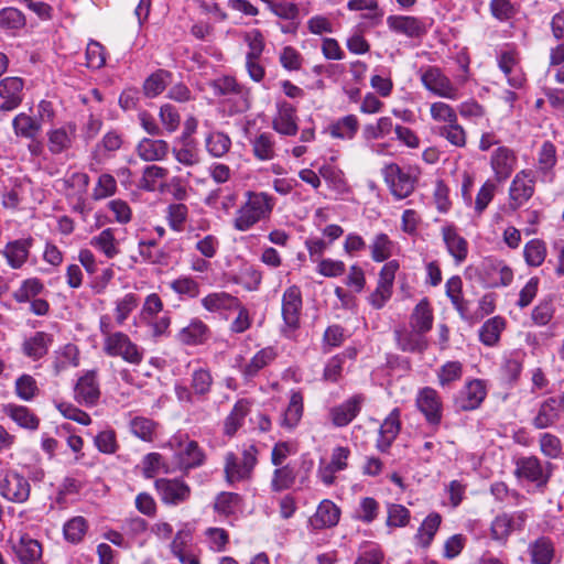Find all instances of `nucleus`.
Returning <instances> with one entry per match:
<instances>
[{"label": "nucleus", "instance_id": "obj_1", "mask_svg": "<svg viewBox=\"0 0 564 564\" xmlns=\"http://www.w3.org/2000/svg\"><path fill=\"white\" fill-rule=\"evenodd\" d=\"M433 311L426 299L421 300L410 315V328L400 327L394 335L398 346L403 351L423 352L429 347L426 333L433 326Z\"/></svg>", "mask_w": 564, "mask_h": 564}, {"label": "nucleus", "instance_id": "obj_2", "mask_svg": "<svg viewBox=\"0 0 564 564\" xmlns=\"http://www.w3.org/2000/svg\"><path fill=\"white\" fill-rule=\"evenodd\" d=\"M246 197L232 218V227L237 231H247L260 220L269 218L274 207V198L264 192L249 191Z\"/></svg>", "mask_w": 564, "mask_h": 564}, {"label": "nucleus", "instance_id": "obj_3", "mask_svg": "<svg viewBox=\"0 0 564 564\" xmlns=\"http://www.w3.org/2000/svg\"><path fill=\"white\" fill-rule=\"evenodd\" d=\"M382 175L394 198L403 199L415 189L419 170L414 167L402 169L397 163H390L382 169Z\"/></svg>", "mask_w": 564, "mask_h": 564}, {"label": "nucleus", "instance_id": "obj_4", "mask_svg": "<svg viewBox=\"0 0 564 564\" xmlns=\"http://www.w3.org/2000/svg\"><path fill=\"white\" fill-rule=\"evenodd\" d=\"M420 79L427 91L440 98L448 100L460 98L458 86L437 66L421 68Z\"/></svg>", "mask_w": 564, "mask_h": 564}, {"label": "nucleus", "instance_id": "obj_5", "mask_svg": "<svg viewBox=\"0 0 564 564\" xmlns=\"http://www.w3.org/2000/svg\"><path fill=\"white\" fill-rule=\"evenodd\" d=\"M166 445L174 452L176 463L182 469L196 468L205 462V454L198 443L186 435H173Z\"/></svg>", "mask_w": 564, "mask_h": 564}, {"label": "nucleus", "instance_id": "obj_6", "mask_svg": "<svg viewBox=\"0 0 564 564\" xmlns=\"http://www.w3.org/2000/svg\"><path fill=\"white\" fill-rule=\"evenodd\" d=\"M102 350L107 356L120 357L135 366L143 360V350L126 333L119 330L104 340Z\"/></svg>", "mask_w": 564, "mask_h": 564}, {"label": "nucleus", "instance_id": "obj_7", "mask_svg": "<svg viewBox=\"0 0 564 564\" xmlns=\"http://www.w3.org/2000/svg\"><path fill=\"white\" fill-rule=\"evenodd\" d=\"M257 451L253 446L245 449L241 457L229 452L225 455V478L228 484H234L250 478L257 464Z\"/></svg>", "mask_w": 564, "mask_h": 564}, {"label": "nucleus", "instance_id": "obj_8", "mask_svg": "<svg viewBox=\"0 0 564 564\" xmlns=\"http://www.w3.org/2000/svg\"><path fill=\"white\" fill-rule=\"evenodd\" d=\"M31 484L15 470H7L0 475V496L9 502L24 503L29 500Z\"/></svg>", "mask_w": 564, "mask_h": 564}, {"label": "nucleus", "instance_id": "obj_9", "mask_svg": "<svg viewBox=\"0 0 564 564\" xmlns=\"http://www.w3.org/2000/svg\"><path fill=\"white\" fill-rule=\"evenodd\" d=\"M535 172L530 169L519 171L509 187V206L516 210L524 205L534 194Z\"/></svg>", "mask_w": 564, "mask_h": 564}, {"label": "nucleus", "instance_id": "obj_10", "mask_svg": "<svg viewBox=\"0 0 564 564\" xmlns=\"http://www.w3.org/2000/svg\"><path fill=\"white\" fill-rule=\"evenodd\" d=\"M514 476L534 482L536 487H543L550 478L547 467L543 466L535 456H522L514 462Z\"/></svg>", "mask_w": 564, "mask_h": 564}, {"label": "nucleus", "instance_id": "obj_11", "mask_svg": "<svg viewBox=\"0 0 564 564\" xmlns=\"http://www.w3.org/2000/svg\"><path fill=\"white\" fill-rule=\"evenodd\" d=\"M75 400L83 405L94 406L100 398V387L95 370H88L80 376L74 388Z\"/></svg>", "mask_w": 564, "mask_h": 564}, {"label": "nucleus", "instance_id": "obj_12", "mask_svg": "<svg viewBox=\"0 0 564 564\" xmlns=\"http://www.w3.org/2000/svg\"><path fill=\"white\" fill-rule=\"evenodd\" d=\"M302 294L297 286H289L282 296V317L285 329L295 330L300 325Z\"/></svg>", "mask_w": 564, "mask_h": 564}, {"label": "nucleus", "instance_id": "obj_13", "mask_svg": "<svg viewBox=\"0 0 564 564\" xmlns=\"http://www.w3.org/2000/svg\"><path fill=\"white\" fill-rule=\"evenodd\" d=\"M155 488L161 500L166 505H178L186 501L191 496V488L178 479L161 478L155 481Z\"/></svg>", "mask_w": 564, "mask_h": 564}, {"label": "nucleus", "instance_id": "obj_14", "mask_svg": "<svg viewBox=\"0 0 564 564\" xmlns=\"http://www.w3.org/2000/svg\"><path fill=\"white\" fill-rule=\"evenodd\" d=\"M525 521L527 514L524 511L497 516L491 523V536L498 541H506L513 531L521 530Z\"/></svg>", "mask_w": 564, "mask_h": 564}, {"label": "nucleus", "instance_id": "obj_15", "mask_svg": "<svg viewBox=\"0 0 564 564\" xmlns=\"http://www.w3.org/2000/svg\"><path fill=\"white\" fill-rule=\"evenodd\" d=\"M416 405L431 424H438L442 419V401L436 390L425 387L416 397Z\"/></svg>", "mask_w": 564, "mask_h": 564}, {"label": "nucleus", "instance_id": "obj_16", "mask_svg": "<svg viewBox=\"0 0 564 564\" xmlns=\"http://www.w3.org/2000/svg\"><path fill=\"white\" fill-rule=\"evenodd\" d=\"M47 148L52 154H61L69 150L76 139V126L66 123L47 131Z\"/></svg>", "mask_w": 564, "mask_h": 564}, {"label": "nucleus", "instance_id": "obj_17", "mask_svg": "<svg viewBox=\"0 0 564 564\" xmlns=\"http://www.w3.org/2000/svg\"><path fill=\"white\" fill-rule=\"evenodd\" d=\"M516 164V153L507 147H499L491 154L490 165L497 182L506 181L513 172Z\"/></svg>", "mask_w": 564, "mask_h": 564}, {"label": "nucleus", "instance_id": "obj_18", "mask_svg": "<svg viewBox=\"0 0 564 564\" xmlns=\"http://www.w3.org/2000/svg\"><path fill=\"white\" fill-rule=\"evenodd\" d=\"M272 128L282 135H295L297 133V116L293 105L282 101L278 104V112L272 120Z\"/></svg>", "mask_w": 564, "mask_h": 564}, {"label": "nucleus", "instance_id": "obj_19", "mask_svg": "<svg viewBox=\"0 0 564 564\" xmlns=\"http://www.w3.org/2000/svg\"><path fill=\"white\" fill-rule=\"evenodd\" d=\"M23 80L20 77H6L0 80V110L11 111L22 102Z\"/></svg>", "mask_w": 564, "mask_h": 564}, {"label": "nucleus", "instance_id": "obj_20", "mask_svg": "<svg viewBox=\"0 0 564 564\" xmlns=\"http://www.w3.org/2000/svg\"><path fill=\"white\" fill-rule=\"evenodd\" d=\"M12 551L22 564L34 563L42 557L41 543L26 533L21 534L19 540L12 543Z\"/></svg>", "mask_w": 564, "mask_h": 564}, {"label": "nucleus", "instance_id": "obj_21", "mask_svg": "<svg viewBox=\"0 0 564 564\" xmlns=\"http://www.w3.org/2000/svg\"><path fill=\"white\" fill-rule=\"evenodd\" d=\"M53 344V335L45 332H35L22 343L21 349L23 355L32 360L43 358Z\"/></svg>", "mask_w": 564, "mask_h": 564}, {"label": "nucleus", "instance_id": "obj_22", "mask_svg": "<svg viewBox=\"0 0 564 564\" xmlns=\"http://www.w3.org/2000/svg\"><path fill=\"white\" fill-rule=\"evenodd\" d=\"M169 151V143L161 139L143 138L135 147L138 156L145 162L162 161Z\"/></svg>", "mask_w": 564, "mask_h": 564}, {"label": "nucleus", "instance_id": "obj_23", "mask_svg": "<svg viewBox=\"0 0 564 564\" xmlns=\"http://www.w3.org/2000/svg\"><path fill=\"white\" fill-rule=\"evenodd\" d=\"M387 24L392 32L409 37H417L425 32L423 22L415 17L390 15L387 19Z\"/></svg>", "mask_w": 564, "mask_h": 564}, {"label": "nucleus", "instance_id": "obj_24", "mask_svg": "<svg viewBox=\"0 0 564 564\" xmlns=\"http://www.w3.org/2000/svg\"><path fill=\"white\" fill-rule=\"evenodd\" d=\"M238 194L228 188H217L210 191L204 199L206 206L219 212L224 215H229L236 207Z\"/></svg>", "mask_w": 564, "mask_h": 564}, {"label": "nucleus", "instance_id": "obj_25", "mask_svg": "<svg viewBox=\"0 0 564 564\" xmlns=\"http://www.w3.org/2000/svg\"><path fill=\"white\" fill-rule=\"evenodd\" d=\"M400 432V411L394 409L386 417L379 430V437L377 440V448L380 452H386L391 446Z\"/></svg>", "mask_w": 564, "mask_h": 564}, {"label": "nucleus", "instance_id": "obj_26", "mask_svg": "<svg viewBox=\"0 0 564 564\" xmlns=\"http://www.w3.org/2000/svg\"><path fill=\"white\" fill-rule=\"evenodd\" d=\"M486 397V388L481 380L469 381L460 392L458 406L464 411L477 409Z\"/></svg>", "mask_w": 564, "mask_h": 564}, {"label": "nucleus", "instance_id": "obj_27", "mask_svg": "<svg viewBox=\"0 0 564 564\" xmlns=\"http://www.w3.org/2000/svg\"><path fill=\"white\" fill-rule=\"evenodd\" d=\"M303 400V394L300 391L291 392L289 404L280 419V425L283 429L292 431L299 425L304 411Z\"/></svg>", "mask_w": 564, "mask_h": 564}, {"label": "nucleus", "instance_id": "obj_28", "mask_svg": "<svg viewBox=\"0 0 564 564\" xmlns=\"http://www.w3.org/2000/svg\"><path fill=\"white\" fill-rule=\"evenodd\" d=\"M556 162L557 158L555 145L550 141H545L538 153V173L540 174L542 182H553V169L556 165Z\"/></svg>", "mask_w": 564, "mask_h": 564}, {"label": "nucleus", "instance_id": "obj_29", "mask_svg": "<svg viewBox=\"0 0 564 564\" xmlns=\"http://www.w3.org/2000/svg\"><path fill=\"white\" fill-rule=\"evenodd\" d=\"M499 68L507 77L509 85L519 88L524 82V75L519 67V61L516 53L511 51L502 52L498 57Z\"/></svg>", "mask_w": 564, "mask_h": 564}, {"label": "nucleus", "instance_id": "obj_30", "mask_svg": "<svg viewBox=\"0 0 564 564\" xmlns=\"http://www.w3.org/2000/svg\"><path fill=\"white\" fill-rule=\"evenodd\" d=\"M279 352L275 347L268 346L260 349L253 357L242 367L245 378L256 377L262 369L271 365L278 357Z\"/></svg>", "mask_w": 564, "mask_h": 564}, {"label": "nucleus", "instance_id": "obj_31", "mask_svg": "<svg viewBox=\"0 0 564 564\" xmlns=\"http://www.w3.org/2000/svg\"><path fill=\"white\" fill-rule=\"evenodd\" d=\"M362 399L360 395H355L338 406L330 410L332 422L336 426H346L359 413L361 409Z\"/></svg>", "mask_w": 564, "mask_h": 564}, {"label": "nucleus", "instance_id": "obj_32", "mask_svg": "<svg viewBox=\"0 0 564 564\" xmlns=\"http://www.w3.org/2000/svg\"><path fill=\"white\" fill-rule=\"evenodd\" d=\"M202 306L210 313L239 308V300L227 292H213L202 299Z\"/></svg>", "mask_w": 564, "mask_h": 564}, {"label": "nucleus", "instance_id": "obj_33", "mask_svg": "<svg viewBox=\"0 0 564 564\" xmlns=\"http://www.w3.org/2000/svg\"><path fill=\"white\" fill-rule=\"evenodd\" d=\"M340 510L330 500H323L311 519V524L314 529L330 528L338 523Z\"/></svg>", "mask_w": 564, "mask_h": 564}, {"label": "nucleus", "instance_id": "obj_34", "mask_svg": "<svg viewBox=\"0 0 564 564\" xmlns=\"http://www.w3.org/2000/svg\"><path fill=\"white\" fill-rule=\"evenodd\" d=\"M79 365V349L74 344H66L54 351L53 369L55 375Z\"/></svg>", "mask_w": 564, "mask_h": 564}, {"label": "nucleus", "instance_id": "obj_35", "mask_svg": "<svg viewBox=\"0 0 564 564\" xmlns=\"http://www.w3.org/2000/svg\"><path fill=\"white\" fill-rule=\"evenodd\" d=\"M359 120L355 115L341 117L327 127V132L334 139L352 140L357 134Z\"/></svg>", "mask_w": 564, "mask_h": 564}, {"label": "nucleus", "instance_id": "obj_36", "mask_svg": "<svg viewBox=\"0 0 564 564\" xmlns=\"http://www.w3.org/2000/svg\"><path fill=\"white\" fill-rule=\"evenodd\" d=\"M442 236L451 256L457 262H463L468 253L467 241L457 234L453 226L443 227Z\"/></svg>", "mask_w": 564, "mask_h": 564}, {"label": "nucleus", "instance_id": "obj_37", "mask_svg": "<svg viewBox=\"0 0 564 564\" xmlns=\"http://www.w3.org/2000/svg\"><path fill=\"white\" fill-rule=\"evenodd\" d=\"M26 24L24 13L13 7L0 10V30L10 35H17Z\"/></svg>", "mask_w": 564, "mask_h": 564}, {"label": "nucleus", "instance_id": "obj_38", "mask_svg": "<svg viewBox=\"0 0 564 564\" xmlns=\"http://www.w3.org/2000/svg\"><path fill=\"white\" fill-rule=\"evenodd\" d=\"M562 409L555 398H549L542 402L539 408L538 414L533 420L536 429H546L553 425L560 419Z\"/></svg>", "mask_w": 564, "mask_h": 564}, {"label": "nucleus", "instance_id": "obj_39", "mask_svg": "<svg viewBox=\"0 0 564 564\" xmlns=\"http://www.w3.org/2000/svg\"><path fill=\"white\" fill-rule=\"evenodd\" d=\"M90 246L102 252L108 259L119 254V241L116 239L115 229L106 228L90 239Z\"/></svg>", "mask_w": 564, "mask_h": 564}, {"label": "nucleus", "instance_id": "obj_40", "mask_svg": "<svg viewBox=\"0 0 564 564\" xmlns=\"http://www.w3.org/2000/svg\"><path fill=\"white\" fill-rule=\"evenodd\" d=\"M30 246V241L24 239L7 243L2 253L12 269H19L25 263L29 257Z\"/></svg>", "mask_w": 564, "mask_h": 564}, {"label": "nucleus", "instance_id": "obj_41", "mask_svg": "<svg viewBox=\"0 0 564 564\" xmlns=\"http://www.w3.org/2000/svg\"><path fill=\"white\" fill-rule=\"evenodd\" d=\"M251 404L248 399H240L236 402L225 421L224 430L227 435L232 436L242 426L245 417L250 412Z\"/></svg>", "mask_w": 564, "mask_h": 564}, {"label": "nucleus", "instance_id": "obj_42", "mask_svg": "<svg viewBox=\"0 0 564 564\" xmlns=\"http://www.w3.org/2000/svg\"><path fill=\"white\" fill-rule=\"evenodd\" d=\"M207 334V325L199 319H193L178 332L177 339L185 345H199L205 341Z\"/></svg>", "mask_w": 564, "mask_h": 564}, {"label": "nucleus", "instance_id": "obj_43", "mask_svg": "<svg viewBox=\"0 0 564 564\" xmlns=\"http://www.w3.org/2000/svg\"><path fill=\"white\" fill-rule=\"evenodd\" d=\"M253 155L260 161L275 158V140L271 133L262 132L251 141Z\"/></svg>", "mask_w": 564, "mask_h": 564}, {"label": "nucleus", "instance_id": "obj_44", "mask_svg": "<svg viewBox=\"0 0 564 564\" xmlns=\"http://www.w3.org/2000/svg\"><path fill=\"white\" fill-rule=\"evenodd\" d=\"M139 304V296L132 292L126 293L123 296L117 299L113 308L116 324L122 326Z\"/></svg>", "mask_w": 564, "mask_h": 564}, {"label": "nucleus", "instance_id": "obj_45", "mask_svg": "<svg viewBox=\"0 0 564 564\" xmlns=\"http://www.w3.org/2000/svg\"><path fill=\"white\" fill-rule=\"evenodd\" d=\"M4 412L23 429L36 430L39 427L40 420L26 406L9 404L6 406Z\"/></svg>", "mask_w": 564, "mask_h": 564}, {"label": "nucleus", "instance_id": "obj_46", "mask_svg": "<svg viewBox=\"0 0 564 564\" xmlns=\"http://www.w3.org/2000/svg\"><path fill=\"white\" fill-rule=\"evenodd\" d=\"M533 564H550L554 556V545L549 538L541 536L529 546Z\"/></svg>", "mask_w": 564, "mask_h": 564}, {"label": "nucleus", "instance_id": "obj_47", "mask_svg": "<svg viewBox=\"0 0 564 564\" xmlns=\"http://www.w3.org/2000/svg\"><path fill=\"white\" fill-rule=\"evenodd\" d=\"M205 148L212 156L223 158L229 152L231 140L224 132L212 131L205 138Z\"/></svg>", "mask_w": 564, "mask_h": 564}, {"label": "nucleus", "instance_id": "obj_48", "mask_svg": "<svg viewBox=\"0 0 564 564\" xmlns=\"http://www.w3.org/2000/svg\"><path fill=\"white\" fill-rule=\"evenodd\" d=\"M355 355V349H347L343 354L332 357L325 366L323 378L326 381L337 382L341 377L346 359L354 358Z\"/></svg>", "mask_w": 564, "mask_h": 564}, {"label": "nucleus", "instance_id": "obj_49", "mask_svg": "<svg viewBox=\"0 0 564 564\" xmlns=\"http://www.w3.org/2000/svg\"><path fill=\"white\" fill-rule=\"evenodd\" d=\"M441 521L442 519L438 513H431L425 518L415 535L417 543L421 546L426 547L431 544L440 528Z\"/></svg>", "mask_w": 564, "mask_h": 564}, {"label": "nucleus", "instance_id": "obj_50", "mask_svg": "<svg viewBox=\"0 0 564 564\" xmlns=\"http://www.w3.org/2000/svg\"><path fill=\"white\" fill-rule=\"evenodd\" d=\"M88 530V523L84 517L77 516L69 519L63 527V533L66 541L79 543Z\"/></svg>", "mask_w": 564, "mask_h": 564}, {"label": "nucleus", "instance_id": "obj_51", "mask_svg": "<svg viewBox=\"0 0 564 564\" xmlns=\"http://www.w3.org/2000/svg\"><path fill=\"white\" fill-rule=\"evenodd\" d=\"M369 248L372 260L376 262H382L391 257L393 242L390 240L388 235L380 232L373 237Z\"/></svg>", "mask_w": 564, "mask_h": 564}, {"label": "nucleus", "instance_id": "obj_52", "mask_svg": "<svg viewBox=\"0 0 564 564\" xmlns=\"http://www.w3.org/2000/svg\"><path fill=\"white\" fill-rule=\"evenodd\" d=\"M13 129L17 135L33 139L41 130V124L32 117L25 113H19L13 119Z\"/></svg>", "mask_w": 564, "mask_h": 564}, {"label": "nucleus", "instance_id": "obj_53", "mask_svg": "<svg viewBox=\"0 0 564 564\" xmlns=\"http://www.w3.org/2000/svg\"><path fill=\"white\" fill-rule=\"evenodd\" d=\"M503 328V318L496 316L488 319L480 328V340L487 346H494L499 340L500 334Z\"/></svg>", "mask_w": 564, "mask_h": 564}, {"label": "nucleus", "instance_id": "obj_54", "mask_svg": "<svg viewBox=\"0 0 564 564\" xmlns=\"http://www.w3.org/2000/svg\"><path fill=\"white\" fill-rule=\"evenodd\" d=\"M523 256L525 262L531 267L541 265L546 257V246L540 239H532L525 243Z\"/></svg>", "mask_w": 564, "mask_h": 564}, {"label": "nucleus", "instance_id": "obj_55", "mask_svg": "<svg viewBox=\"0 0 564 564\" xmlns=\"http://www.w3.org/2000/svg\"><path fill=\"white\" fill-rule=\"evenodd\" d=\"M430 115L433 121L438 123H455L457 112L453 106L445 101H434L430 105Z\"/></svg>", "mask_w": 564, "mask_h": 564}, {"label": "nucleus", "instance_id": "obj_56", "mask_svg": "<svg viewBox=\"0 0 564 564\" xmlns=\"http://www.w3.org/2000/svg\"><path fill=\"white\" fill-rule=\"evenodd\" d=\"M490 282L491 288L507 286L513 280L512 270L503 262L497 261L490 265Z\"/></svg>", "mask_w": 564, "mask_h": 564}, {"label": "nucleus", "instance_id": "obj_57", "mask_svg": "<svg viewBox=\"0 0 564 564\" xmlns=\"http://www.w3.org/2000/svg\"><path fill=\"white\" fill-rule=\"evenodd\" d=\"M440 135L456 148H464L467 143V133L463 126L458 123V120H456L455 123L441 127Z\"/></svg>", "mask_w": 564, "mask_h": 564}, {"label": "nucleus", "instance_id": "obj_58", "mask_svg": "<svg viewBox=\"0 0 564 564\" xmlns=\"http://www.w3.org/2000/svg\"><path fill=\"white\" fill-rule=\"evenodd\" d=\"M226 101L230 104V113H242L251 106L250 89L241 85L239 86V89L227 97Z\"/></svg>", "mask_w": 564, "mask_h": 564}, {"label": "nucleus", "instance_id": "obj_59", "mask_svg": "<svg viewBox=\"0 0 564 564\" xmlns=\"http://www.w3.org/2000/svg\"><path fill=\"white\" fill-rule=\"evenodd\" d=\"M170 74L165 70H158L147 78L143 90L147 97L153 98L160 95L169 84Z\"/></svg>", "mask_w": 564, "mask_h": 564}, {"label": "nucleus", "instance_id": "obj_60", "mask_svg": "<svg viewBox=\"0 0 564 564\" xmlns=\"http://www.w3.org/2000/svg\"><path fill=\"white\" fill-rule=\"evenodd\" d=\"M319 175L330 185L332 188L339 193L347 191V183L341 170L332 166L323 165L319 167Z\"/></svg>", "mask_w": 564, "mask_h": 564}, {"label": "nucleus", "instance_id": "obj_61", "mask_svg": "<svg viewBox=\"0 0 564 564\" xmlns=\"http://www.w3.org/2000/svg\"><path fill=\"white\" fill-rule=\"evenodd\" d=\"M295 481V471L290 465L276 468L273 473L271 487L274 491L289 489Z\"/></svg>", "mask_w": 564, "mask_h": 564}, {"label": "nucleus", "instance_id": "obj_62", "mask_svg": "<svg viewBox=\"0 0 564 564\" xmlns=\"http://www.w3.org/2000/svg\"><path fill=\"white\" fill-rule=\"evenodd\" d=\"M130 431L142 441L150 442L154 435L155 424L150 419L135 416L130 421Z\"/></svg>", "mask_w": 564, "mask_h": 564}, {"label": "nucleus", "instance_id": "obj_63", "mask_svg": "<svg viewBox=\"0 0 564 564\" xmlns=\"http://www.w3.org/2000/svg\"><path fill=\"white\" fill-rule=\"evenodd\" d=\"M37 392V383L32 376L22 375L15 380V393L20 399L31 401Z\"/></svg>", "mask_w": 564, "mask_h": 564}, {"label": "nucleus", "instance_id": "obj_64", "mask_svg": "<svg viewBox=\"0 0 564 564\" xmlns=\"http://www.w3.org/2000/svg\"><path fill=\"white\" fill-rule=\"evenodd\" d=\"M213 377L207 369L199 368L193 371L191 387L195 394L205 395L210 391Z\"/></svg>", "mask_w": 564, "mask_h": 564}]
</instances>
